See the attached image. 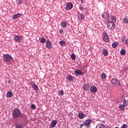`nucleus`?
<instances>
[{"mask_svg": "<svg viewBox=\"0 0 128 128\" xmlns=\"http://www.w3.org/2000/svg\"><path fill=\"white\" fill-rule=\"evenodd\" d=\"M112 82L113 84H116V86H120V82L116 78H112Z\"/></svg>", "mask_w": 128, "mask_h": 128, "instance_id": "6", "label": "nucleus"}, {"mask_svg": "<svg viewBox=\"0 0 128 128\" xmlns=\"http://www.w3.org/2000/svg\"><path fill=\"white\" fill-rule=\"evenodd\" d=\"M16 128H24V126H22L20 124H16Z\"/></svg>", "mask_w": 128, "mask_h": 128, "instance_id": "35", "label": "nucleus"}, {"mask_svg": "<svg viewBox=\"0 0 128 128\" xmlns=\"http://www.w3.org/2000/svg\"><path fill=\"white\" fill-rule=\"evenodd\" d=\"M104 42H109L110 39L108 38V36L107 37H104Z\"/></svg>", "mask_w": 128, "mask_h": 128, "instance_id": "33", "label": "nucleus"}, {"mask_svg": "<svg viewBox=\"0 0 128 128\" xmlns=\"http://www.w3.org/2000/svg\"><path fill=\"white\" fill-rule=\"evenodd\" d=\"M74 7V5L71 2H68L66 6V10H70L72 8Z\"/></svg>", "mask_w": 128, "mask_h": 128, "instance_id": "7", "label": "nucleus"}, {"mask_svg": "<svg viewBox=\"0 0 128 128\" xmlns=\"http://www.w3.org/2000/svg\"><path fill=\"white\" fill-rule=\"evenodd\" d=\"M84 124H80V128H83L84 127Z\"/></svg>", "mask_w": 128, "mask_h": 128, "instance_id": "44", "label": "nucleus"}, {"mask_svg": "<svg viewBox=\"0 0 128 128\" xmlns=\"http://www.w3.org/2000/svg\"><path fill=\"white\" fill-rule=\"evenodd\" d=\"M79 8H80V10H82H82H84V6H82V4H80V5L79 6Z\"/></svg>", "mask_w": 128, "mask_h": 128, "instance_id": "34", "label": "nucleus"}, {"mask_svg": "<svg viewBox=\"0 0 128 128\" xmlns=\"http://www.w3.org/2000/svg\"><path fill=\"white\" fill-rule=\"evenodd\" d=\"M66 42L64 40H61L60 42V44L61 46H66Z\"/></svg>", "mask_w": 128, "mask_h": 128, "instance_id": "27", "label": "nucleus"}, {"mask_svg": "<svg viewBox=\"0 0 128 128\" xmlns=\"http://www.w3.org/2000/svg\"><path fill=\"white\" fill-rule=\"evenodd\" d=\"M75 75L78 76H82V72L80 70H76L75 71Z\"/></svg>", "mask_w": 128, "mask_h": 128, "instance_id": "16", "label": "nucleus"}, {"mask_svg": "<svg viewBox=\"0 0 128 128\" xmlns=\"http://www.w3.org/2000/svg\"><path fill=\"white\" fill-rule=\"evenodd\" d=\"M21 117H22V116H21Z\"/></svg>", "mask_w": 128, "mask_h": 128, "instance_id": "47", "label": "nucleus"}, {"mask_svg": "<svg viewBox=\"0 0 128 128\" xmlns=\"http://www.w3.org/2000/svg\"><path fill=\"white\" fill-rule=\"evenodd\" d=\"M6 96L7 98H10L12 97V93L10 91H8L6 94Z\"/></svg>", "mask_w": 128, "mask_h": 128, "instance_id": "19", "label": "nucleus"}, {"mask_svg": "<svg viewBox=\"0 0 128 128\" xmlns=\"http://www.w3.org/2000/svg\"><path fill=\"white\" fill-rule=\"evenodd\" d=\"M107 26L109 30H112L116 28V25L114 22H109L107 24Z\"/></svg>", "mask_w": 128, "mask_h": 128, "instance_id": "3", "label": "nucleus"}, {"mask_svg": "<svg viewBox=\"0 0 128 128\" xmlns=\"http://www.w3.org/2000/svg\"><path fill=\"white\" fill-rule=\"evenodd\" d=\"M123 22H124V24H128V20L127 18H124L123 19Z\"/></svg>", "mask_w": 128, "mask_h": 128, "instance_id": "31", "label": "nucleus"}, {"mask_svg": "<svg viewBox=\"0 0 128 128\" xmlns=\"http://www.w3.org/2000/svg\"><path fill=\"white\" fill-rule=\"evenodd\" d=\"M46 46L48 48H52V42L50 41V40H48L46 42Z\"/></svg>", "mask_w": 128, "mask_h": 128, "instance_id": "11", "label": "nucleus"}, {"mask_svg": "<svg viewBox=\"0 0 128 128\" xmlns=\"http://www.w3.org/2000/svg\"><path fill=\"white\" fill-rule=\"evenodd\" d=\"M82 88H83V90H90V84H84L82 86Z\"/></svg>", "mask_w": 128, "mask_h": 128, "instance_id": "8", "label": "nucleus"}, {"mask_svg": "<svg viewBox=\"0 0 128 128\" xmlns=\"http://www.w3.org/2000/svg\"><path fill=\"white\" fill-rule=\"evenodd\" d=\"M18 4H24V2H22V0H18Z\"/></svg>", "mask_w": 128, "mask_h": 128, "instance_id": "40", "label": "nucleus"}, {"mask_svg": "<svg viewBox=\"0 0 128 128\" xmlns=\"http://www.w3.org/2000/svg\"><path fill=\"white\" fill-rule=\"evenodd\" d=\"M121 40H126V36H122Z\"/></svg>", "mask_w": 128, "mask_h": 128, "instance_id": "43", "label": "nucleus"}, {"mask_svg": "<svg viewBox=\"0 0 128 128\" xmlns=\"http://www.w3.org/2000/svg\"><path fill=\"white\" fill-rule=\"evenodd\" d=\"M90 92L93 94H96L98 92V88L96 86H92L90 88Z\"/></svg>", "mask_w": 128, "mask_h": 128, "instance_id": "10", "label": "nucleus"}, {"mask_svg": "<svg viewBox=\"0 0 128 128\" xmlns=\"http://www.w3.org/2000/svg\"><path fill=\"white\" fill-rule=\"evenodd\" d=\"M66 26H68V23H66V22H63L62 24H61V26L62 28H66Z\"/></svg>", "mask_w": 128, "mask_h": 128, "instance_id": "21", "label": "nucleus"}, {"mask_svg": "<svg viewBox=\"0 0 128 128\" xmlns=\"http://www.w3.org/2000/svg\"><path fill=\"white\" fill-rule=\"evenodd\" d=\"M100 78H102V80H106V75L104 73H102L101 74Z\"/></svg>", "mask_w": 128, "mask_h": 128, "instance_id": "24", "label": "nucleus"}, {"mask_svg": "<svg viewBox=\"0 0 128 128\" xmlns=\"http://www.w3.org/2000/svg\"><path fill=\"white\" fill-rule=\"evenodd\" d=\"M36 105L32 104L31 105V108L32 110H36Z\"/></svg>", "mask_w": 128, "mask_h": 128, "instance_id": "38", "label": "nucleus"}, {"mask_svg": "<svg viewBox=\"0 0 128 128\" xmlns=\"http://www.w3.org/2000/svg\"><path fill=\"white\" fill-rule=\"evenodd\" d=\"M119 108H120L121 110H124L126 108V106L124 104H121L119 106Z\"/></svg>", "mask_w": 128, "mask_h": 128, "instance_id": "22", "label": "nucleus"}, {"mask_svg": "<svg viewBox=\"0 0 128 128\" xmlns=\"http://www.w3.org/2000/svg\"><path fill=\"white\" fill-rule=\"evenodd\" d=\"M59 96H64V91L62 90H60L59 92Z\"/></svg>", "mask_w": 128, "mask_h": 128, "instance_id": "37", "label": "nucleus"}, {"mask_svg": "<svg viewBox=\"0 0 128 128\" xmlns=\"http://www.w3.org/2000/svg\"><path fill=\"white\" fill-rule=\"evenodd\" d=\"M12 57L8 54H4L2 56V59L5 62H10L12 60Z\"/></svg>", "mask_w": 128, "mask_h": 128, "instance_id": "2", "label": "nucleus"}, {"mask_svg": "<svg viewBox=\"0 0 128 128\" xmlns=\"http://www.w3.org/2000/svg\"><path fill=\"white\" fill-rule=\"evenodd\" d=\"M30 86H32L33 90H35L36 92H38V85H36L34 82H30Z\"/></svg>", "mask_w": 128, "mask_h": 128, "instance_id": "5", "label": "nucleus"}, {"mask_svg": "<svg viewBox=\"0 0 128 128\" xmlns=\"http://www.w3.org/2000/svg\"><path fill=\"white\" fill-rule=\"evenodd\" d=\"M92 120L90 119L86 120L84 123V124L85 126H88L89 124H92Z\"/></svg>", "mask_w": 128, "mask_h": 128, "instance_id": "13", "label": "nucleus"}, {"mask_svg": "<svg viewBox=\"0 0 128 128\" xmlns=\"http://www.w3.org/2000/svg\"><path fill=\"white\" fill-rule=\"evenodd\" d=\"M22 16V14H15L13 16L12 19L16 20V18H20V16Z\"/></svg>", "mask_w": 128, "mask_h": 128, "instance_id": "15", "label": "nucleus"}, {"mask_svg": "<svg viewBox=\"0 0 128 128\" xmlns=\"http://www.w3.org/2000/svg\"><path fill=\"white\" fill-rule=\"evenodd\" d=\"M102 52H103L104 56H106L108 54V50H106V48L104 49Z\"/></svg>", "mask_w": 128, "mask_h": 128, "instance_id": "20", "label": "nucleus"}, {"mask_svg": "<svg viewBox=\"0 0 128 128\" xmlns=\"http://www.w3.org/2000/svg\"><path fill=\"white\" fill-rule=\"evenodd\" d=\"M15 42H20V40H22L24 38V36H18L16 35L14 37Z\"/></svg>", "mask_w": 128, "mask_h": 128, "instance_id": "9", "label": "nucleus"}, {"mask_svg": "<svg viewBox=\"0 0 128 128\" xmlns=\"http://www.w3.org/2000/svg\"><path fill=\"white\" fill-rule=\"evenodd\" d=\"M58 124V121L56 120H54L51 122V124H50V128H54L56 127V124Z\"/></svg>", "mask_w": 128, "mask_h": 128, "instance_id": "12", "label": "nucleus"}, {"mask_svg": "<svg viewBox=\"0 0 128 128\" xmlns=\"http://www.w3.org/2000/svg\"><path fill=\"white\" fill-rule=\"evenodd\" d=\"M120 54L121 56H124V54H126V50H122L120 51Z\"/></svg>", "mask_w": 128, "mask_h": 128, "instance_id": "29", "label": "nucleus"}, {"mask_svg": "<svg viewBox=\"0 0 128 128\" xmlns=\"http://www.w3.org/2000/svg\"><path fill=\"white\" fill-rule=\"evenodd\" d=\"M13 118H18L22 114L20 110L18 108H14L12 112Z\"/></svg>", "mask_w": 128, "mask_h": 128, "instance_id": "1", "label": "nucleus"}, {"mask_svg": "<svg viewBox=\"0 0 128 128\" xmlns=\"http://www.w3.org/2000/svg\"><path fill=\"white\" fill-rule=\"evenodd\" d=\"M78 118H80V120H82V118H84V114L82 113H79Z\"/></svg>", "mask_w": 128, "mask_h": 128, "instance_id": "23", "label": "nucleus"}, {"mask_svg": "<svg viewBox=\"0 0 128 128\" xmlns=\"http://www.w3.org/2000/svg\"><path fill=\"white\" fill-rule=\"evenodd\" d=\"M40 42L41 44H44V42H46V38H41L40 40Z\"/></svg>", "mask_w": 128, "mask_h": 128, "instance_id": "25", "label": "nucleus"}, {"mask_svg": "<svg viewBox=\"0 0 128 128\" xmlns=\"http://www.w3.org/2000/svg\"><path fill=\"white\" fill-rule=\"evenodd\" d=\"M66 80H69V82H71L72 80H74V78L71 75H68L66 76Z\"/></svg>", "mask_w": 128, "mask_h": 128, "instance_id": "18", "label": "nucleus"}, {"mask_svg": "<svg viewBox=\"0 0 128 128\" xmlns=\"http://www.w3.org/2000/svg\"><path fill=\"white\" fill-rule=\"evenodd\" d=\"M122 42H124L125 40L122 39Z\"/></svg>", "mask_w": 128, "mask_h": 128, "instance_id": "45", "label": "nucleus"}, {"mask_svg": "<svg viewBox=\"0 0 128 128\" xmlns=\"http://www.w3.org/2000/svg\"><path fill=\"white\" fill-rule=\"evenodd\" d=\"M102 36L104 38H106L107 36H108V34L106 32H103Z\"/></svg>", "mask_w": 128, "mask_h": 128, "instance_id": "32", "label": "nucleus"}, {"mask_svg": "<svg viewBox=\"0 0 128 128\" xmlns=\"http://www.w3.org/2000/svg\"><path fill=\"white\" fill-rule=\"evenodd\" d=\"M126 124H124L122 126L121 128H126Z\"/></svg>", "mask_w": 128, "mask_h": 128, "instance_id": "41", "label": "nucleus"}, {"mask_svg": "<svg viewBox=\"0 0 128 128\" xmlns=\"http://www.w3.org/2000/svg\"><path fill=\"white\" fill-rule=\"evenodd\" d=\"M81 4H84V0H81Z\"/></svg>", "mask_w": 128, "mask_h": 128, "instance_id": "46", "label": "nucleus"}, {"mask_svg": "<svg viewBox=\"0 0 128 128\" xmlns=\"http://www.w3.org/2000/svg\"><path fill=\"white\" fill-rule=\"evenodd\" d=\"M124 44H126V46H128V39H126L125 40Z\"/></svg>", "mask_w": 128, "mask_h": 128, "instance_id": "39", "label": "nucleus"}, {"mask_svg": "<svg viewBox=\"0 0 128 128\" xmlns=\"http://www.w3.org/2000/svg\"><path fill=\"white\" fill-rule=\"evenodd\" d=\"M102 16L104 18L106 19L108 18V13L105 12L102 14Z\"/></svg>", "mask_w": 128, "mask_h": 128, "instance_id": "17", "label": "nucleus"}, {"mask_svg": "<svg viewBox=\"0 0 128 128\" xmlns=\"http://www.w3.org/2000/svg\"><path fill=\"white\" fill-rule=\"evenodd\" d=\"M108 20L109 22H116V17H114V16L112 15H110L108 16Z\"/></svg>", "mask_w": 128, "mask_h": 128, "instance_id": "4", "label": "nucleus"}, {"mask_svg": "<svg viewBox=\"0 0 128 128\" xmlns=\"http://www.w3.org/2000/svg\"><path fill=\"white\" fill-rule=\"evenodd\" d=\"M71 58L72 60H76V55H74V54H71Z\"/></svg>", "mask_w": 128, "mask_h": 128, "instance_id": "30", "label": "nucleus"}, {"mask_svg": "<svg viewBox=\"0 0 128 128\" xmlns=\"http://www.w3.org/2000/svg\"><path fill=\"white\" fill-rule=\"evenodd\" d=\"M60 34H64V30L62 29L60 30Z\"/></svg>", "mask_w": 128, "mask_h": 128, "instance_id": "42", "label": "nucleus"}, {"mask_svg": "<svg viewBox=\"0 0 128 128\" xmlns=\"http://www.w3.org/2000/svg\"><path fill=\"white\" fill-rule=\"evenodd\" d=\"M98 128H106V126H104V125L102 124H100L98 126Z\"/></svg>", "mask_w": 128, "mask_h": 128, "instance_id": "36", "label": "nucleus"}, {"mask_svg": "<svg viewBox=\"0 0 128 128\" xmlns=\"http://www.w3.org/2000/svg\"><path fill=\"white\" fill-rule=\"evenodd\" d=\"M78 20H84V15L82 14L78 13Z\"/></svg>", "mask_w": 128, "mask_h": 128, "instance_id": "14", "label": "nucleus"}, {"mask_svg": "<svg viewBox=\"0 0 128 128\" xmlns=\"http://www.w3.org/2000/svg\"><path fill=\"white\" fill-rule=\"evenodd\" d=\"M118 43L117 42H114L112 44V46L114 48H116V46H118Z\"/></svg>", "mask_w": 128, "mask_h": 128, "instance_id": "28", "label": "nucleus"}, {"mask_svg": "<svg viewBox=\"0 0 128 128\" xmlns=\"http://www.w3.org/2000/svg\"><path fill=\"white\" fill-rule=\"evenodd\" d=\"M123 105L125 106H128V100H126V99H124L123 101Z\"/></svg>", "mask_w": 128, "mask_h": 128, "instance_id": "26", "label": "nucleus"}]
</instances>
